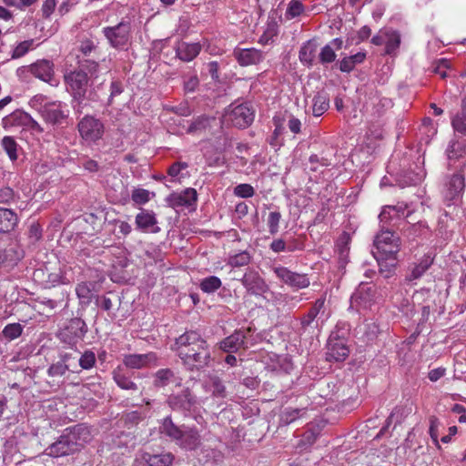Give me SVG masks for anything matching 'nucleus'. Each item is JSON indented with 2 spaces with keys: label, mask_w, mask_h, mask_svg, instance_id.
Here are the masks:
<instances>
[{
  "label": "nucleus",
  "mask_w": 466,
  "mask_h": 466,
  "mask_svg": "<svg viewBox=\"0 0 466 466\" xmlns=\"http://www.w3.org/2000/svg\"><path fill=\"white\" fill-rule=\"evenodd\" d=\"M254 115V109L248 103L230 105L224 115V122L238 128H246L252 124Z\"/></svg>",
  "instance_id": "nucleus-5"
},
{
  "label": "nucleus",
  "mask_w": 466,
  "mask_h": 466,
  "mask_svg": "<svg viewBox=\"0 0 466 466\" xmlns=\"http://www.w3.org/2000/svg\"><path fill=\"white\" fill-rule=\"evenodd\" d=\"M211 118L205 115L194 118L186 129L187 134L199 135L210 127Z\"/></svg>",
  "instance_id": "nucleus-37"
},
{
  "label": "nucleus",
  "mask_w": 466,
  "mask_h": 466,
  "mask_svg": "<svg viewBox=\"0 0 466 466\" xmlns=\"http://www.w3.org/2000/svg\"><path fill=\"white\" fill-rule=\"evenodd\" d=\"M88 329L86 322L80 318L71 319L66 326L60 331V339L69 344L75 345L82 340Z\"/></svg>",
  "instance_id": "nucleus-11"
},
{
  "label": "nucleus",
  "mask_w": 466,
  "mask_h": 466,
  "mask_svg": "<svg viewBox=\"0 0 466 466\" xmlns=\"http://www.w3.org/2000/svg\"><path fill=\"white\" fill-rule=\"evenodd\" d=\"M176 350L180 355L182 349H187L189 352H200V349L209 350L208 342L197 331H187L176 339Z\"/></svg>",
  "instance_id": "nucleus-12"
},
{
  "label": "nucleus",
  "mask_w": 466,
  "mask_h": 466,
  "mask_svg": "<svg viewBox=\"0 0 466 466\" xmlns=\"http://www.w3.org/2000/svg\"><path fill=\"white\" fill-rule=\"evenodd\" d=\"M198 200V193L192 187L186 188L181 192H173L166 198L167 205L173 208H193Z\"/></svg>",
  "instance_id": "nucleus-20"
},
{
  "label": "nucleus",
  "mask_w": 466,
  "mask_h": 466,
  "mask_svg": "<svg viewBox=\"0 0 466 466\" xmlns=\"http://www.w3.org/2000/svg\"><path fill=\"white\" fill-rule=\"evenodd\" d=\"M366 58V53L359 52L353 56L342 58L339 63V68L341 72H351L356 65L361 64Z\"/></svg>",
  "instance_id": "nucleus-38"
},
{
  "label": "nucleus",
  "mask_w": 466,
  "mask_h": 466,
  "mask_svg": "<svg viewBox=\"0 0 466 466\" xmlns=\"http://www.w3.org/2000/svg\"><path fill=\"white\" fill-rule=\"evenodd\" d=\"M28 120L29 116L27 113L20 110H15L3 119V124L5 127H20L25 125Z\"/></svg>",
  "instance_id": "nucleus-40"
},
{
  "label": "nucleus",
  "mask_w": 466,
  "mask_h": 466,
  "mask_svg": "<svg viewBox=\"0 0 466 466\" xmlns=\"http://www.w3.org/2000/svg\"><path fill=\"white\" fill-rule=\"evenodd\" d=\"M79 366L83 370H89L96 364V355L91 350H86L78 360Z\"/></svg>",
  "instance_id": "nucleus-56"
},
{
  "label": "nucleus",
  "mask_w": 466,
  "mask_h": 466,
  "mask_svg": "<svg viewBox=\"0 0 466 466\" xmlns=\"http://www.w3.org/2000/svg\"><path fill=\"white\" fill-rule=\"evenodd\" d=\"M246 333L243 330H235L219 343V348L225 352H237L245 345Z\"/></svg>",
  "instance_id": "nucleus-29"
},
{
  "label": "nucleus",
  "mask_w": 466,
  "mask_h": 466,
  "mask_svg": "<svg viewBox=\"0 0 466 466\" xmlns=\"http://www.w3.org/2000/svg\"><path fill=\"white\" fill-rule=\"evenodd\" d=\"M31 74L36 78L53 85L54 64L51 60L41 59L31 64Z\"/></svg>",
  "instance_id": "nucleus-26"
},
{
  "label": "nucleus",
  "mask_w": 466,
  "mask_h": 466,
  "mask_svg": "<svg viewBox=\"0 0 466 466\" xmlns=\"http://www.w3.org/2000/svg\"><path fill=\"white\" fill-rule=\"evenodd\" d=\"M240 281L247 292L250 295L262 296L269 291V287L266 280L255 268H248Z\"/></svg>",
  "instance_id": "nucleus-9"
},
{
  "label": "nucleus",
  "mask_w": 466,
  "mask_h": 466,
  "mask_svg": "<svg viewBox=\"0 0 466 466\" xmlns=\"http://www.w3.org/2000/svg\"><path fill=\"white\" fill-rule=\"evenodd\" d=\"M329 108V95L320 91L318 92L312 99V114L314 116H322Z\"/></svg>",
  "instance_id": "nucleus-36"
},
{
  "label": "nucleus",
  "mask_w": 466,
  "mask_h": 466,
  "mask_svg": "<svg viewBox=\"0 0 466 466\" xmlns=\"http://www.w3.org/2000/svg\"><path fill=\"white\" fill-rule=\"evenodd\" d=\"M429 422H430V428H429L430 436H431L432 441L434 442V444L438 448H441V446L439 444V431H438L439 427L441 425V422H440L439 419L434 415L430 416Z\"/></svg>",
  "instance_id": "nucleus-53"
},
{
  "label": "nucleus",
  "mask_w": 466,
  "mask_h": 466,
  "mask_svg": "<svg viewBox=\"0 0 466 466\" xmlns=\"http://www.w3.org/2000/svg\"><path fill=\"white\" fill-rule=\"evenodd\" d=\"M386 40H385V54L392 55L399 48L400 44V35L396 31L386 32Z\"/></svg>",
  "instance_id": "nucleus-45"
},
{
  "label": "nucleus",
  "mask_w": 466,
  "mask_h": 466,
  "mask_svg": "<svg viewBox=\"0 0 466 466\" xmlns=\"http://www.w3.org/2000/svg\"><path fill=\"white\" fill-rule=\"evenodd\" d=\"M212 395L218 398H225L227 396L226 387L222 380L214 377L211 379Z\"/></svg>",
  "instance_id": "nucleus-59"
},
{
  "label": "nucleus",
  "mask_w": 466,
  "mask_h": 466,
  "mask_svg": "<svg viewBox=\"0 0 466 466\" xmlns=\"http://www.w3.org/2000/svg\"><path fill=\"white\" fill-rule=\"evenodd\" d=\"M450 160L459 159L466 154V142L464 140H451L446 149Z\"/></svg>",
  "instance_id": "nucleus-39"
},
{
  "label": "nucleus",
  "mask_w": 466,
  "mask_h": 466,
  "mask_svg": "<svg viewBox=\"0 0 466 466\" xmlns=\"http://www.w3.org/2000/svg\"><path fill=\"white\" fill-rule=\"evenodd\" d=\"M350 350L343 339L331 334L327 343L326 360L328 361H344L349 356Z\"/></svg>",
  "instance_id": "nucleus-17"
},
{
  "label": "nucleus",
  "mask_w": 466,
  "mask_h": 466,
  "mask_svg": "<svg viewBox=\"0 0 466 466\" xmlns=\"http://www.w3.org/2000/svg\"><path fill=\"white\" fill-rule=\"evenodd\" d=\"M39 112L44 119L51 124L62 123L69 113L66 105L60 101L45 104L39 108Z\"/></svg>",
  "instance_id": "nucleus-18"
},
{
  "label": "nucleus",
  "mask_w": 466,
  "mask_h": 466,
  "mask_svg": "<svg viewBox=\"0 0 466 466\" xmlns=\"http://www.w3.org/2000/svg\"><path fill=\"white\" fill-rule=\"evenodd\" d=\"M157 356L155 352L146 354H127L123 358V363L129 369H143L151 365L156 366Z\"/></svg>",
  "instance_id": "nucleus-24"
},
{
  "label": "nucleus",
  "mask_w": 466,
  "mask_h": 466,
  "mask_svg": "<svg viewBox=\"0 0 466 466\" xmlns=\"http://www.w3.org/2000/svg\"><path fill=\"white\" fill-rule=\"evenodd\" d=\"M287 117H288L287 127H289L290 132L294 135L300 134L302 131L301 121L298 117L293 116L292 114L288 115Z\"/></svg>",
  "instance_id": "nucleus-62"
},
{
  "label": "nucleus",
  "mask_w": 466,
  "mask_h": 466,
  "mask_svg": "<svg viewBox=\"0 0 466 466\" xmlns=\"http://www.w3.org/2000/svg\"><path fill=\"white\" fill-rule=\"evenodd\" d=\"M2 147H4L5 151L7 153V155L11 160H15L17 158V155H16L17 145L13 137H5L2 140Z\"/></svg>",
  "instance_id": "nucleus-54"
},
{
  "label": "nucleus",
  "mask_w": 466,
  "mask_h": 466,
  "mask_svg": "<svg viewBox=\"0 0 466 466\" xmlns=\"http://www.w3.org/2000/svg\"><path fill=\"white\" fill-rule=\"evenodd\" d=\"M337 55L330 45L324 46L319 55V63L322 65L329 64L335 61Z\"/></svg>",
  "instance_id": "nucleus-52"
},
{
  "label": "nucleus",
  "mask_w": 466,
  "mask_h": 466,
  "mask_svg": "<svg viewBox=\"0 0 466 466\" xmlns=\"http://www.w3.org/2000/svg\"><path fill=\"white\" fill-rule=\"evenodd\" d=\"M392 212H397L396 207L386 206L382 208L381 212L380 213L379 218H380V223L383 224V226H382L383 228H384V224H387L389 221H390L391 219L396 218V216Z\"/></svg>",
  "instance_id": "nucleus-63"
},
{
  "label": "nucleus",
  "mask_w": 466,
  "mask_h": 466,
  "mask_svg": "<svg viewBox=\"0 0 466 466\" xmlns=\"http://www.w3.org/2000/svg\"><path fill=\"white\" fill-rule=\"evenodd\" d=\"M168 407L174 411H179L187 415L197 404V398L191 390L187 388L180 393L170 394L167 399Z\"/></svg>",
  "instance_id": "nucleus-13"
},
{
  "label": "nucleus",
  "mask_w": 466,
  "mask_h": 466,
  "mask_svg": "<svg viewBox=\"0 0 466 466\" xmlns=\"http://www.w3.org/2000/svg\"><path fill=\"white\" fill-rule=\"evenodd\" d=\"M306 413L305 409L287 408L280 416L281 422L288 425L302 417Z\"/></svg>",
  "instance_id": "nucleus-48"
},
{
  "label": "nucleus",
  "mask_w": 466,
  "mask_h": 466,
  "mask_svg": "<svg viewBox=\"0 0 466 466\" xmlns=\"http://www.w3.org/2000/svg\"><path fill=\"white\" fill-rule=\"evenodd\" d=\"M150 193L148 190L144 188H136L133 190L131 198L136 204H146L150 200Z\"/></svg>",
  "instance_id": "nucleus-60"
},
{
  "label": "nucleus",
  "mask_w": 466,
  "mask_h": 466,
  "mask_svg": "<svg viewBox=\"0 0 466 466\" xmlns=\"http://www.w3.org/2000/svg\"><path fill=\"white\" fill-rule=\"evenodd\" d=\"M376 289L370 283L361 282L350 297L351 305L367 309L375 301Z\"/></svg>",
  "instance_id": "nucleus-19"
},
{
  "label": "nucleus",
  "mask_w": 466,
  "mask_h": 466,
  "mask_svg": "<svg viewBox=\"0 0 466 466\" xmlns=\"http://www.w3.org/2000/svg\"><path fill=\"white\" fill-rule=\"evenodd\" d=\"M22 330L23 329L19 323H12L6 325L2 333L5 339H15L22 334Z\"/></svg>",
  "instance_id": "nucleus-55"
},
{
  "label": "nucleus",
  "mask_w": 466,
  "mask_h": 466,
  "mask_svg": "<svg viewBox=\"0 0 466 466\" xmlns=\"http://www.w3.org/2000/svg\"><path fill=\"white\" fill-rule=\"evenodd\" d=\"M64 432L67 436L69 442H72L76 451L89 443L93 439L90 428L84 423L66 428Z\"/></svg>",
  "instance_id": "nucleus-16"
},
{
  "label": "nucleus",
  "mask_w": 466,
  "mask_h": 466,
  "mask_svg": "<svg viewBox=\"0 0 466 466\" xmlns=\"http://www.w3.org/2000/svg\"><path fill=\"white\" fill-rule=\"evenodd\" d=\"M199 86V80L196 74L184 76L183 87L186 92L193 93Z\"/></svg>",
  "instance_id": "nucleus-61"
},
{
  "label": "nucleus",
  "mask_w": 466,
  "mask_h": 466,
  "mask_svg": "<svg viewBox=\"0 0 466 466\" xmlns=\"http://www.w3.org/2000/svg\"><path fill=\"white\" fill-rule=\"evenodd\" d=\"M170 383L180 385L181 379L170 369L158 370L155 374L154 385L163 388Z\"/></svg>",
  "instance_id": "nucleus-30"
},
{
  "label": "nucleus",
  "mask_w": 466,
  "mask_h": 466,
  "mask_svg": "<svg viewBox=\"0 0 466 466\" xmlns=\"http://www.w3.org/2000/svg\"><path fill=\"white\" fill-rule=\"evenodd\" d=\"M303 12L304 5L300 1L291 0L288 5L285 15L288 19H292L300 15Z\"/></svg>",
  "instance_id": "nucleus-51"
},
{
  "label": "nucleus",
  "mask_w": 466,
  "mask_h": 466,
  "mask_svg": "<svg viewBox=\"0 0 466 466\" xmlns=\"http://www.w3.org/2000/svg\"><path fill=\"white\" fill-rule=\"evenodd\" d=\"M222 286L219 278L216 276H209L200 281L199 288L205 293H214Z\"/></svg>",
  "instance_id": "nucleus-47"
},
{
  "label": "nucleus",
  "mask_w": 466,
  "mask_h": 466,
  "mask_svg": "<svg viewBox=\"0 0 466 466\" xmlns=\"http://www.w3.org/2000/svg\"><path fill=\"white\" fill-rule=\"evenodd\" d=\"M34 294L31 293V296ZM56 306V301L52 299H40V298L31 297V319H35L37 321H43L45 318H49L53 315L54 309Z\"/></svg>",
  "instance_id": "nucleus-23"
},
{
  "label": "nucleus",
  "mask_w": 466,
  "mask_h": 466,
  "mask_svg": "<svg viewBox=\"0 0 466 466\" xmlns=\"http://www.w3.org/2000/svg\"><path fill=\"white\" fill-rule=\"evenodd\" d=\"M234 194L242 198H248L254 196L255 189L250 184H239L234 187Z\"/></svg>",
  "instance_id": "nucleus-58"
},
{
  "label": "nucleus",
  "mask_w": 466,
  "mask_h": 466,
  "mask_svg": "<svg viewBox=\"0 0 466 466\" xmlns=\"http://www.w3.org/2000/svg\"><path fill=\"white\" fill-rule=\"evenodd\" d=\"M272 271L282 283L290 288L300 289L308 288L310 284L306 274L291 271L284 266H274Z\"/></svg>",
  "instance_id": "nucleus-10"
},
{
  "label": "nucleus",
  "mask_w": 466,
  "mask_h": 466,
  "mask_svg": "<svg viewBox=\"0 0 466 466\" xmlns=\"http://www.w3.org/2000/svg\"><path fill=\"white\" fill-rule=\"evenodd\" d=\"M461 106V112L452 118L451 124L456 132L466 136V96L462 100Z\"/></svg>",
  "instance_id": "nucleus-44"
},
{
  "label": "nucleus",
  "mask_w": 466,
  "mask_h": 466,
  "mask_svg": "<svg viewBox=\"0 0 466 466\" xmlns=\"http://www.w3.org/2000/svg\"><path fill=\"white\" fill-rule=\"evenodd\" d=\"M91 99V92L89 95L81 96L79 98L76 96H72V107L76 115L80 116L84 113L87 106L86 100Z\"/></svg>",
  "instance_id": "nucleus-50"
},
{
  "label": "nucleus",
  "mask_w": 466,
  "mask_h": 466,
  "mask_svg": "<svg viewBox=\"0 0 466 466\" xmlns=\"http://www.w3.org/2000/svg\"><path fill=\"white\" fill-rule=\"evenodd\" d=\"M142 460L148 466H170L173 462L174 456L170 452L151 454L145 452L142 455Z\"/></svg>",
  "instance_id": "nucleus-34"
},
{
  "label": "nucleus",
  "mask_w": 466,
  "mask_h": 466,
  "mask_svg": "<svg viewBox=\"0 0 466 466\" xmlns=\"http://www.w3.org/2000/svg\"><path fill=\"white\" fill-rule=\"evenodd\" d=\"M114 380L123 390H137V386L129 377L120 371H114Z\"/></svg>",
  "instance_id": "nucleus-49"
},
{
  "label": "nucleus",
  "mask_w": 466,
  "mask_h": 466,
  "mask_svg": "<svg viewBox=\"0 0 466 466\" xmlns=\"http://www.w3.org/2000/svg\"><path fill=\"white\" fill-rule=\"evenodd\" d=\"M32 279L41 288L50 289L62 282V271L60 268L47 262L34 270Z\"/></svg>",
  "instance_id": "nucleus-7"
},
{
  "label": "nucleus",
  "mask_w": 466,
  "mask_h": 466,
  "mask_svg": "<svg viewBox=\"0 0 466 466\" xmlns=\"http://www.w3.org/2000/svg\"><path fill=\"white\" fill-rule=\"evenodd\" d=\"M135 223L137 229L143 232L157 233L160 231V228L157 226L156 214L152 210L141 208L140 212L136 215Z\"/></svg>",
  "instance_id": "nucleus-25"
},
{
  "label": "nucleus",
  "mask_w": 466,
  "mask_h": 466,
  "mask_svg": "<svg viewBox=\"0 0 466 466\" xmlns=\"http://www.w3.org/2000/svg\"><path fill=\"white\" fill-rule=\"evenodd\" d=\"M252 257L247 250L230 255L228 258V265L232 268H240L248 266L251 262Z\"/></svg>",
  "instance_id": "nucleus-43"
},
{
  "label": "nucleus",
  "mask_w": 466,
  "mask_h": 466,
  "mask_svg": "<svg viewBox=\"0 0 466 466\" xmlns=\"http://www.w3.org/2000/svg\"><path fill=\"white\" fill-rule=\"evenodd\" d=\"M201 49L199 43L180 41L175 46L176 57L183 62H190L199 55Z\"/></svg>",
  "instance_id": "nucleus-27"
},
{
  "label": "nucleus",
  "mask_w": 466,
  "mask_h": 466,
  "mask_svg": "<svg viewBox=\"0 0 466 466\" xmlns=\"http://www.w3.org/2000/svg\"><path fill=\"white\" fill-rule=\"evenodd\" d=\"M77 65L78 67L76 69L83 70L84 73H87V76L90 78L96 75L99 68V64L96 61L89 58L80 59L78 57Z\"/></svg>",
  "instance_id": "nucleus-46"
},
{
  "label": "nucleus",
  "mask_w": 466,
  "mask_h": 466,
  "mask_svg": "<svg viewBox=\"0 0 466 466\" xmlns=\"http://www.w3.org/2000/svg\"><path fill=\"white\" fill-rule=\"evenodd\" d=\"M96 47L93 40L85 38L80 41L79 51L84 56H88L92 52L96 50Z\"/></svg>",
  "instance_id": "nucleus-64"
},
{
  "label": "nucleus",
  "mask_w": 466,
  "mask_h": 466,
  "mask_svg": "<svg viewBox=\"0 0 466 466\" xmlns=\"http://www.w3.org/2000/svg\"><path fill=\"white\" fill-rule=\"evenodd\" d=\"M233 56L241 66L258 65L265 58L264 53L254 47H236L233 51Z\"/></svg>",
  "instance_id": "nucleus-22"
},
{
  "label": "nucleus",
  "mask_w": 466,
  "mask_h": 466,
  "mask_svg": "<svg viewBox=\"0 0 466 466\" xmlns=\"http://www.w3.org/2000/svg\"><path fill=\"white\" fill-rule=\"evenodd\" d=\"M326 298L320 297L310 307V309L303 314L299 319V325L296 332L300 336L303 334H311L319 326V320L325 314Z\"/></svg>",
  "instance_id": "nucleus-3"
},
{
  "label": "nucleus",
  "mask_w": 466,
  "mask_h": 466,
  "mask_svg": "<svg viewBox=\"0 0 466 466\" xmlns=\"http://www.w3.org/2000/svg\"><path fill=\"white\" fill-rule=\"evenodd\" d=\"M375 258L380 266V273L383 275L385 279H389L394 275L397 267V257L389 258L388 259Z\"/></svg>",
  "instance_id": "nucleus-41"
},
{
  "label": "nucleus",
  "mask_w": 466,
  "mask_h": 466,
  "mask_svg": "<svg viewBox=\"0 0 466 466\" xmlns=\"http://www.w3.org/2000/svg\"><path fill=\"white\" fill-rule=\"evenodd\" d=\"M160 432L185 451H196L202 445L200 430L195 425H177L170 415L163 419Z\"/></svg>",
  "instance_id": "nucleus-1"
},
{
  "label": "nucleus",
  "mask_w": 466,
  "mask_h": 466,
  "mask_svg": "<svg viewBox=\"0 0 466 466\" xmlns=\"http://www.w3.org/2000/svg\"><path fill=\"white\" fill-rule=\"evenodd\" d=\"M77 130L83 140L87 143H96L102 138L105 127L100 119L86 115L77 123Z\"/></svg>",
  "instance_id": "nucleus-6"
},
{
  "label": "nucleus",
  "mask_w": 466,
  "mask_h": 466,
  "mask_svg": "<svg viewBox=\"0 0 466 466\" xmlns=\"http://www.w3.org/2000/svg\"><path fill=\"white\" fill-rule=\"evenodd\" d=\"M434 261V255L431 252L424 254L417 261L411 263L408 268V273L405 276V280L412 282L420 279L424 273L431 268Z\"/></svg>",
  "instance_id": "nucleus-21"
},
{
  "label": "nucleus",
  "mask_w": 466,
  "mask_h": 466,
  "mask_svg": "<svg viewBox=\"0 0 466 466\" xmlns=\"http://www.w3.org/2000/svg\"><path fill=\"white\" fill-rule=\"evenodd\" d=\"M95 284L92 282L84 281L78 283L76 287V294L79 299V303L82 306H88L93 299Z\"/></svg>",
  "instance_id": "nucleus-35"
},
{
  "label": "nucleus",
  "mask_w": 466,
  "mask_h": 466,
  "mask_svg": "<svg viewBox=\"0 0 466 466\" xmlns=\"http://www.w3.org/2000/svg\"><path fill=\"white\" fill-rule=\"evenodd\" d=\"M64 79L71 96H76L79 98L81 96L88 95L90 77L87 76V73L75 69L65 74Z\"/></svg>",
  "instance_id": "nucleus-8"
},
{
  "label": "nucleus",
  "mask_w": 466,
  "mask_h": 466,
  "mask_svg": "<svg viewBox=\"0 0 466 466\" xmlns=\"http://www.w3.org/2000/svg\"><path fill=\"white\" fill-rule=\"evenodd\" d=\"M281 214L279 211H272L268 217V227L270 234L275 235L279 232Z\"/></svg>",
  "instance_id": "nucleus-57"
},
{
  "label": "nucleus",
  "mask_w": 466,
  "mask_h": 466,
  "mask_svg": "<svg viewBox=\"0 0 466 466\" xmlns=\"http://www.w3.org/2000/svg\"><path fill=\"white\" fill-rule=\"evenodd\" d=\"M374 247L376 248V252H373L375 258L380 259L395 258L400 249V239L394 232L381 227L380 231L375 237Z\"/></svg>",
  "instance_id": "nucleus-2"
},
{
  "label": "nucleus",
  "mask_w": 466,
  "mask_h": 466,
  "mask_svg": "<svg viewBox=\"0 0 466 466\" xmlns=\"http://www.w3.org/2000/svg\"><path fill=\"white\" fill-rule=\"evenodd\" d=\"M17 221V215L12 209L0 208V233L12 231Z\"/></svg>",
  "instance_id": "nucleus-33"
},
{
  "label": "nucleus",
  "mask_w": 466,
  "mask_h": 466,
  "mask_svg": "<svg viewBox=\"0 0 466 466\" xmlns=\"http://www.w3.org/2000/svg\"><path fill=\"white\" fill-rule=\"evenodd\" d=\"M320 434V430L319 428H310L304 432L301 439L296 445V450L299 451V453L304 451H309L312 445L316 442Z\"/></svg>",
  "instance_id": "nucleus-32"
},
{
  "label": "nucleus",
  "mask_w": 466,
  "mask_h": 466,
  "mask_svg": "<svg viewBox=\"0 0 466 466\" xmlns=\"http://www.w3.org/2000/svg\"><path fill=\"white\" fill-rule=\"evenodd\" d=\"M465 188V177L461 172L454 173L453 175L447 177L444 185L443 196L445 201L456 202L459 200L464 192Z\"/></svg>",
  "instance_id": "nucleus-14"
},
{
  "label": "nucleus",
  "mask_w": 466,
  "mask_h": 466,
  "mask_svg": "<svg viewBox=\"0 0 466 466\" xmlns=\"http://www.w3.org/2000/svg\"><path fill=\"white\" fill-rule=\"evenodd\" d=\"M47 454L52 457H63L76 452V451L69 442L67 436L63 431L59 439L48 446L46 449Z\"/></svg>",
  "instance_id": "nucleus-28"
},
{
  "label": "nucleus",
  "mask_w": 466,
  "mask_h": 466,
  "mask_svg": "<svg viewBox=\"0 0 466 466\" xmlns=\"http://www.w3.org/2000/svg\"><path fill=\"white\" fill-rule=\"evenodd\" d=\"M103 35L110 46L116 49H127L131 43V23L122 20L114 26L104 27Z\"/></svg>",
  "instance_id": "nucleus-4"
},
{
  "label": "nucleus",
  "mask_w": 466,
  "mask_h": 466,
  "mask_svg": "<svg viewBox=\"0 0 466 466\" xmlns=\"http://www.w3.org/2000/svg\"><path fill=\"white\" fill-rule=\"evenodd\" d=\"M200 352H189L187 349L180 350L179 358L189 370H199L209 365L210 350L200 349Z\"/></svg>",
  "instance_id": "nucleus-15"
},
{
  "label": "nucleus",
  "mask_w": 466,
  "mask_h": 466,
  "mask_svg": "<svg viewBox=\"0 0 466 466\" xmlns=\"http://www.w3.org/2000/svg\"><path fill=\"white\" fill-rule=\"evenodd\" d=\"M318 45L314 40H309L299 49V57L302 64L312 66L315 61Z\"/></svg>",
  "instance_id": "nucleus-31"
},
{
  "label": "nucleus",
  "mask_w": 466,
  "mask_h": 466,
  "mask_svg": "<svg viewBox=\"0 0 466 466\" xmlns=\"http://www.w3.org/2000/svg\"><path fill=\"white\" fill-rule=\"evenodd\" d=\"M70 359L71 358L68 354H65L60 361H57L49 367L48 374L52 377L64 375L66 371L69 370L71 368V364L68 362Z\"/></svg>",
  "instance_id": "nucleus-42"
}]
</instances>
